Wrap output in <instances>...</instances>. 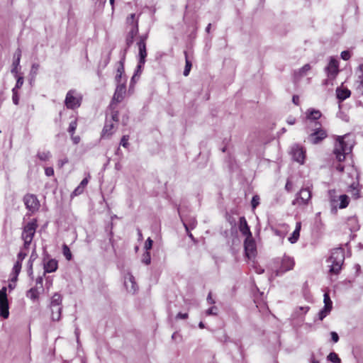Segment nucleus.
Listing matches in <instances>:
<instances>
[{
  "label": "nucleus",
  "mask_w": 363,
  "mask_h": 363,
  "mask_svg": "<svg viewBox=\"0 0 363 363\" xmlns=\"http://www.w3.org/2000/svg\"><path fill=\"white\" fill-rule=\"evenodd\" d=\"M123 79H126L125 76H123V74L117 73L116 76V80L118 84H121L123 82Z\"/></svg>",
  "instance_id": "nucleus-47"
},
{
  "label": "nucleus",
  "mask_w": 363,
  "mask_h": 363,
  "mask_svg": "<svg viewBox=\"0 0 363 363\" xmlns=\"http://www.w3.org/2000/svg\"><path fill=\"white\" fill-rule=\"evenodd\" d=\"M37 157L41 161H48L51 157V152L50 151H40L37 154Z\"/></svg>",
  "instance_id": "nucleus-30"
},
{
  "label": "nucleus",
  "mask_w": 363,
  "mask_h": 363,
  "mask_svg": "<svg viewBox=\"0 0 363 363\" xmlns=\"http://www.w3.org/2000/svg\"><path fill=\"white\" fill-rule=\"evenodd\" d=\"M295 264L294 258L284 255L281 261V269L284 272L291 270L294 268Z\"/></svg>",
  "instance_id": "nucleus-20"
},
{
  "label": "nucleus",
  "mask_w": 363,
  "mask_h": 363,
  "mask_svg": "<svg viewBox=\"0 0 363 363\" xmlns=\"http://www.w3.org/2000/svg\"><path fill=\"white\" fill-rule=\"evenodd\" d=\"M217 311H218L217 308L216 306H213V307L208 308L206 311V313L207 315H216Z\"/></svg>",
  "instance_id": "nucleus-42"
},
{
  "label": "nucleus",
  "mask_w": 363,
  "mask_h": 363,
  "mask_svg": "<svg viewBox=\"0 0 363 363\" xmlns=\"http://www.w3.org/2000/svg\"><path fill=\"white\" fill-rule=\"evenodd\" d=\"M311 198V191L308 188L301 189L296 194V199L292 201L294 206L308 205Z\"/></svg>",
  "instance_id": "nucleus-9"
},
{
  "label": "nucleus",
  "mask_w": 363,
  "mask_h": 363,
  "mask_svg": "<svg viewBox=\"0 0 363 363\" xmlns=\"http://www.w3.org/2000/svg\"><path fill=\"white\" fill-rule=\"evenodd\" d=\"M12 92H13V96H12L13 102L14 104L18 105V101H19V97L18 96L17 91H16V88H13L12 89Z\"/></svg>",
  "instance_id": "nucleus-39"
},
{
  "label": "nucleus",
  "mask_w": 363,
  "mask_h": 363,
  "mask_svg": "<svg viewBox=\"0 0 363 363\" xmlns=\"http://www.w3.org/2000/svg\"><path fill=\"white\" fill-rule=\"evenodd\" d=\"M177 318H180V319H186L188 318V314L187 313H179L177 315Z\"/></svg>",
  "instance_id": "nucleus-55"
},
{
  "label": "nucleus",
  "mask_w": 363,
  "mask_h": 363,
  "mask_svg": "<svg viewBox=\"0 0 363 363\" xmlns=\"http://www.w3.org/2000/svg\"><path fill=\"white\" fill-rule=\"evenodd\" d=\"M24 203L28 211L33 213L38 210L40 204L37 197L33 194H27L23 198Z\"/></svg>",
  "instance_id": "nucleus-12"
},
{
  "label": "nucleus",
  "mask_w": 363,
  "mask_h": 363,
  "mask_svg": "<svg viewBox=\"0 0 363 363\" xmlns=\"http://www.w3.org/2000/svg\"><path fill=\"white\" fill-rule=\"evenodd\" d=\"M118 121V113L111 109L110 118L107 117L102 130V137H110L116 130V123Z\"/></svg>",
  "instance_id": "nucleus-6"
},
{
  "label": "nucleus",
  "mask_w": 363,
  "mask_h": 363,
  "mask_svg": "<svg viewBox=\"0 0 363 363\" xmlns=\"http://www.w3.org/2000/svg\"><path fill=\"white\" fill-rule=\"evenodd\" d=\"M57 262L54 259H48V261H44V274L46 273H52L57 270Z\"/></svg>",
  "instance_id": "nucleus-19"
},
{
  "label": "nucleus",
  "mask_w": 363,
  "mask_h": 363,
  "mask_svg": "<svg viewBox=\"0 0 363 363\" xmlns=\"http://www.w3.org/2000/svg\"><path fill=\"white\" fill-rule=\"evenodd\" d=\"M291 154L295 161L300 164H303L304 162L306 152L303 147L298 145H294L291 147Z\"/></svg>",
  "instance_id": "nucleus-15"
},
{
  "label": "nucleus",
  "mask_w": 363,
  "mask_h": 363,
  "mask_svg": "<svg viewBox=\"0 0 363 363\" xmlns=\"http://www.w3.org/2000/svg\"><path fill=\"white\" fill-rule=\"evenodd\" d=\"M27 253L26 252H23V250H21L17 255V259L23 262V260L25 259Z\"/></svg>",
  "instance_id": "nucleus-46"
},
{
  "label": "nucleus",
  "mask_w": 363,
  "mask_h": 363,
  "mask_svg": "<svg viewBox=\"0 0 363 363\" xmlns=\"http://www.w3.org/2000/svg\"><path fill=\"white\" fill-rule=\"evenodd\" d=\"M207 301L208 303L210 304H213L215 303V301L212 298V296H211V293H209L208 296H207Z\"/></svg>",
  "instance_id": "nucleus-59"
},
{
  "label": "nucleus",
  "mask_w": 363,
  "mask_h": 363,
  "mask_svg": "<svg viewBox=\"0 0 363 363\" xmlns=\"http://www.w3.org/2000/svg\"><path fill=\"white\" fill-rule=\"evenodd\" d=\"M84 189L82 188L80 185H79L72 192V195L78 196L81 194L84 191Z\"/></svg>",
  "instance_id": "nucleus-45"
},
{
  "label": "nucleus",
  "mask_w": 363,
  "mask_h": 363,
  "mask_svg": "<svg viewBox=\"0 0 363 363\" xmlns=\"http://www.w3.org/2000/svg\"><path fill=\"white\" fill-rule=\"evenodd\" d=\"M349 137V135L337 137L333 153L339 162L345 160V156L352 151L353 143L348 140Z\"/></svg>",
  "instance_id": "nucleus-1"
},
{
  "label": "nucleus",
  "mask_w": 363,
  "mask_h": 363,
  "mask_svg": "<svg viewBox=\"0 0 363 363\" xmlns=\"http://www.w3.org/2000/svg\"><path fill=\"white\" fill-rule=\"evenodd\" d=\"M351 55L349 51L345 50L341 52V58L344 60H348Z\"/></svg>",
  "instance_id": "nucleus-44"
},
{
  "label": "nucleus",
  "mask_w": 363,
  "mask_h": 363,
  "mask_svg": "<svg viewBox=\"0 0 363 363\" xmlns=\"http://www.w3.org/2000/svg\"><path fill=\"white\" fill-rule=\"evenodd\" d=\"M27 297L30 298L32 300H35L39 296V293L35 288H31L30 290L27 291L26 294Z\"/></svg>",
  "instance_id": "nucleus-31"
},
{
  "label": "nucleus",
  "mask_w": 363,
  "mask_h": 363,
  "mask_svg": "<svg viewBox=\"0 0 363 363\" xmlns=\"http://www.w3.org/2000/svg\"><path fill=\"white\" fill-rule=\"evenodd\" d=\"M357 184H356L355 183H353L350 187L353 190V195L355 196V198H358L359 197V191L358 189H357Z\"/></svg>",
  "instance_id": "nucleus-49"
},
{
  "label": "nucleus",
  "mask_w": 363,
  "mask_h": 363,
  "mask_svg": "<svg viewBox=\"0 0 363 363\" xmlns=\"http://www.w3.org/2000/svg\"><path fill=\"white\" fill-rule=\"evenodd\" d=\"M40 66L38 64H33L30 69V74L35 76L38 73Z\"/></svg>",
  "instance_id": "nucleus-41"
},
{
  "label": "nucleus",
  "mask_w": 363,
  "mask_h": 363,
  "mask_svg": "<svg viewBox=\"0 0 363 363\" xmlns=\"http://www.w3.org/2000/svg\"><path fill=\"white\" fill-rule=\"evenodd\" d=\"M305 114L306 121L311 123L315 122V123H317L316 121L322 116V113L319 110L312 108L307 109Z\"/></svg>",
  "instance_id": "nucleus-18"
},
{
  "label": "nucleus",
  "mask_w": 363,
  "mask_h": 363,
  "mask_svg": "<svg viewBox=\"0 0 363 363\" xmlns=\"http://www.w3.org/2000/svg\"><path fill=\"white\" fill-rule=\"evenodd\" d=\"M72 140H73L74 143L77 144L79 142V136L72 137Z\"/></svg>",
  "instance_id": "nucleus-64"
},
{
  "label": "nucleus",
  "mask_w": 363,
  "mask_h": 363,
  "mask_svg": "<svg viewBox=\"0 0 363 363\" xmlns=\"http://www.w3.org/2000/svg\"><path fill=\"white\" fill-rule=\"evenodd\" d=\"M51 318L53 321H59L61 318L62 307H51Z\"/></svg>",
  "instance_id": "nucleus-27"
},
{
  "label": "nucleus",
  "mask_w": 363,
  "mask_h": 363,
  "mask_svg": "<svg viewBox=\"0 0 363 363\" xmlns=\"http://www.w3.org/2000/svg\"><path fill=\"white\" fill-rule=\"evenodd\" d=\"M126 81L127 79H123V82L121 84H117L111 104L110 105L111 108L113 110H114L115 108L114 104L121 102L124 99L126 92Z\"/></svg>",
  "instance_id": "nucleus-10"
},
{
  "label": "nucleus",
  "mask_w": 363,
  "mask_h": 363,
  "mask_svg": "<svg viewBox=\"0 0 363 363\" xmlns=\"http://www.w3.org/2000/svg\"><path fill=\"white\" fill-rule=\"evenodd\" d=\"M325 72L327 73L328 79L324 80L323 84L333 85L332 81L336 77L337 74L339 72V62L338 61L333 57L330 58L328 66L325 67Z\"/></svg>",
  "instance_id": "nucleus-7"
},
{
  "label": "nucleus",
  "mask_w": 363,
  "mask_h": 363,
  "mask_svg": "<svg viewBox=\"0 0 363 363\" xmlns=\"http://www.w3.org/2000/svg\"><path fill=\"white\" fill-rule=\"evenodd\" d=\"M142 262L145 264H150V262H151V257H150V252H146L143 256V259H142Z\"/></svg>",
  "instance_id": "nucleus-36"
},
{
  "label": "nucleus",
  "mask_w": 363,
  "mask_h": 363,
  "mask_svg": "<svg viewBox=\"0 0 363 363\" xmlns=\"http://www.w3.org/2000/svg\"><path fill=\"white\" fill-rule=\"evenodd\" d=\"M37 226L36 220H34L28 223L23 228L21 235V238L24 241L23 250H27L29 247L35 233Z\"/></svg>",
  "instance_id": "nucleus-5"
},
{
  "label": "nucleus",
  "mask_w": 363,
  "mask_h": 363,
  "mask_svg": "<svg viewBox=\"0 0 363 363\" xmlns=\"http://www.w3.org/2000/svg\"><path fill=\"white\" fill-rule=\"evenodd\" d=\"M77 120H74L72 121L70 123H69V128H68V132L72 135L74 132H75V130L77 128Z\"/></svg>",
  "instance_id": "nucleus-35"
},
{
  "label": "nucleus",
  "mask_w": 363,
  "mask_h": 363,
  "mask_svg": "<svg viewBox=\"0 0 363 363\" xmlns=\"http://www.w3.org/2000/svg\"><path fill=\"white\" fill-rule=\"evenodd\" d=\"M43 277H38L37 279H36V284H40L42 286L43 284Z\"/></svg>",
  "instance_id": "nucleus-62"
},
{
  "label": "nucleus",
  "mask_w": 363,
  "mask_h": 363,
  "mask_svg": "<svg viewBox=\"0 0 363 363\" xmlns=\"http://www.w3.org/2000/svg\"><path fill=\"white\" fill-rule=\"evenodd\" d=\"M359 82H360V87H359V88L361 89V90H362V92H363V70H362V75H360V76L359 77Z\"/></svg>",
  "instance_id": "nucleus-61"
},
{
  "label": "nucleus",
  "mask_w": 363,
  "mask_h": 363,
  "mask_svg": "<svg viewBox=\"0 0 363 363\" xmlns=\"http://www.w3.org/2000/svg\"><path fill=\"white\" fill-rule=\"evenodd\" d=\"M45 174L48 177H51L54 174V169L52 167H46L45 169Z\"/></svg>",
  "instance_id": "nucleus-52"
},
{
  "label": "nucleus",
  "mask_w": 363,
  "mask_h": 363,
  "mask_svg": "<svg viewBox=\"0 0 363 363\" xmlns=\"http://www.w3.org/2000/svg\"><path fill=\"white\" fill-rule=\"evenodd\" d=\"M246 256L250 259L254 257L256 252V244L252 236L247 237L244 243Z\"/></svg>",
  "instance_id": "nucleus-13"
},
{
  "label": "nucleus",
  "mask_w": 363,
  "mask_h": 363,
  "mask_svg": "<svg viewBox=\"0 0 363 363\" xmlns=\"http://www.w3.org/2000/svg\"><path fill=\"white\" fill-rule=\"evenodd\" d=\"M148 38L147 34L142 35L138 37V41H137V47L138 49V65L137 66V69L135 71V73L132 77V81L134 80L135 77L138 74H140L142 72V69L143 65H145L146 62V57L147 55V48H146V40Z\"/></svg>",
  "instance_id": "nucleus-3"
},
{
  "label": "nucleus",
  "mask_w": 363,
  "mask_h": 363,
  "mask_svg": "<svg viewBox=\"0 0 363 363\" xmlns=\"http://www.w3.org/2000/svg\"><path fill=\"white\" fill-rule=\"evenodd\" d=\"M311 69V66L310 64H306L300 69L294 71V77L296 79H300L301 78L307 75L308 72Z\"/></svg>",
  "instance_id": "nucleus-22"
},
{
  "label": "nucleus",
  "mask_w": 363,
  "mask_h": 363,
  "mask_svg": "<svg viewBox=\"0 0 363 363\" xmlns=\"http://www.w3.org/2000/svg\"><path fill=\"white\" fill-rule=\"evenodd\" d=\"M351 91L343 85L337 87L336 89V95L339 100L343 101L350 96Z\"/></svg>",
  "instance_id": "nucleus-21"
},
{
  "label": "nucleus",
  "mask_w": 363,
  "mask_h": 363,
  "mask_svg": "<svg viewBox=\"0 0 363 363\" xmlns=\"http://www.w3.org/2000/svg\"><path fill=\"white\" fill-rule=\"evenodd\" d=\"M330 335H331V338H332V340L334 342H338L339 340V336L337 335V333L335 332H331L330 333Z\"/></svg>",
  "instance_id": "nucleus-53"
},
{
  "label": "nucleus",
  "mask_w": 363,
  "mask_h": 363,
  "mask_svg": "<svg viewBox=\"0 0 363 363\" xmlns=\"http://www.w3.org/2000/svg\"><path fill=\"white\" fill-rule=\"evenodd\" d=\"M324 307L319 312V318L320 320H323L325 317L328 315V314L330 312L332 309V301L330 300V296L328 293H325L324 294Z\"/></svg>",
  "instance_id": "nucleus-16"
},
{
  "label": "nucleus",
  "mask_w": 363,
  "mask_h": 363,
  "mask_svg": "<svg viewBox=\"0 0 363 363\" xmlns=\"http://www.w3.org/2000/svg\"><path fill=\"white\" fill-rule=\"evenodd\" d=\"M20 63L16 64V61L14 60L13 62V68L11 69V72L13 74H17L18 73V67L19 66Z\"/></svg>",
  "instance_id": "nucleus-54"
},
{
  "label": "nucleus",
  "mask_w": 363,
  "mask_h": 363,
  "mask_svg": "<svg viewBox=\"0 0 363 363\" xmlns=\"http://www.w3.org/2000/svg\"><path fill=\"white\" fill-rule=\"evenodd\" d=\"M292 101L295 105L299 104V97L296 95L293 96Z\"/></svg>",
  "instance_id": "nucleus-58"
},
{
  "label": "nucleus",
  "mask_w": 363,
  "mask_h": 363,
  "mask_svg": "<svg viewBox=\"0 0 363 363\" xmlns=\"http://www.w3.org/2000/svg\"><path fill=\"white\" fill-rule=\"evenodd\" d=\"M6 290L5 286L0 290V315L4 318H7L9 315Z\"/></svg>",
  "instance_id": "nucleus-11"
},
{
  "label": "nucleus",
  "mask_w": 363,
  "mask_h": 363,
  "mask_svg": "<svg viewBox=\"0 0 363 363\" xmlns=\"http://www.w3.org/2000/svg\"><path fill=\"white\" fill-rule=\"evenodd\" d=\"M23 84V78L22 77H18L17 79L16 86L14 87V88H16V91L17 90V89H20L22 86Z\"/></svg>",
  "instance_id": "nucleus-48"
},
{
  "label": "nucleus",
  "mask_w": 363,
  "mask_h": 363,
  "mask_svg": "<svg viewBox=\"0 0 363 363\" xmlns=\"http://www.w3.org/2000/svg\"><path fill=\"white\" fill-rule=\"evenodd\" d=\"M344 260L345 254L342 248L338 247L333 250L328 259L330 272L335 274H338L341 270Z\"/></svg>",
  "instance_id": "nucleus-2"
},
{
  "label": "nucleus",
  "mask_w": 363,
  "mask_h": 363,
  "mask_svg": "<svg viewBox=\"0 0 363 363\" xmlns=\"http://www.w3.org/2000/svg\"><path fill=\"white\" fill-rule=\"evenodd\" d=\"M338 201H340V204L338 206L340 208H346L349 204V197L345 194L340 196L338 199L335 196L333 197L331 196L330 202L334 208H337Z\"/></svg>",
  "instance_id": "nucleus-17"
},
{
  "label": "nucleus",
  "mask_w": 363,
  "mask_h": 363,
  "mask_svg": "<svg viewBox=\"0 0 363 363\" xmlns=\"http://www.w3.org/2000/svg\"><path fill=\"white\" fill-rule=\"evenodd\" d=\"M9 281H10V283L8 285V288L9 289L10 291H12L16 287V282H12L11 281V279H9Z\"/></svg>",
  "instance_id": "nucleus-60"
},
{
  "label": "nucleus",
  "mask_w": 363,
  "mask_h": 363,
  "mask_svg": "<svg viewBox=\"0 0 363 363\" xmlns=\"http://www.w3.org/2000/svg\"><path fill=\"white\" fill-rule=\"evenodd\" d=\"M124 285L128 292L135 294L138 290V286L134 277L129 272L124 276Z\"/></svg>",
  "instance_id": "nucleus-14"
},
{
  "label": "nucleus",
  "mask_w": 363,
  "mask_h": 363,
  "mask_svg": "<svg viewBox=\"0 0 363 363\" xmlns=\"http://www.w3.org/2000/svg\"><path fill=\"white\" fill-rule=\"evenodd\" d=\"M128 140H129L128 135H123L121 140L120 145L124 147H128V146L129 145Z\"/></svg>",
  "instance_id": "nucleus-38"
},
{
  "label": "nucleus",
  "mask_w": 363,
  "mask_h": 363,
  "mask_svg": "<svg viewBox=\"0 0 363 363\" xmlns=\"http://www.w3.org/2000/svg\"><path fill=\"white\" fill-rule=\"evenodd\" d=\"M124 60H125V57H123L121 62H120V65L119 67H118L117 69V73H121V74H123L124 72Z\"/></svg>",
  "instance_id": "nucleus-43"
},
{
  "label": "nucleus",
  "mask_w": 363,
  "mask_h": 363,
  "mask_svg": "<svg viewBox=\"0 0 363 363\" xmlns=\"http://www.w3.org/2000/svg\"><path fill=\"white\" fill-rule=\"evenodd\" d=\"M328 359L333 363H341V359L335 352H330L328 356Z\"/></svg>",
  "instance_id": "nucleus-33"
},
{
  "label": "nucleus",
  "mask_w": 363,
  "mask_h": 363,
  "mask_svg": "<svg viewBox=\"0 0 363 363\" xmlns=\"http://www.w3.org/2000/svg\"><path fill=\"white\" fill-rule=\"evenodd\" d=\"M185 58H186V65L184 70V75L187 77L189 74L191 68V62L189 60L187 57V53L185 52Z\"/></svg>",
  "instance_id": "nucleus-32"
},
{
  "label": "nucleus",
  "mask_w": 363,
  "mask_h": 363,
  "mask_svg": "<svg viewBox=\"0 0 363 363\" xmlns=\"http://www.w3.org/2000/svg\"><path fill=\"white\" fill-rule=\"evenodd\" d=\"M301 228V223L297 222L296 224L295 230H294V232L292 233L291 236L289 238V241L291 243L294 244L298 241L299 236H300Z\"/></svg>",
  "instance_id": "nucleus-24"
},
{
  "label": "nucleus",
  "mask_w": 363,
  "mask_h": 363,
  "mask_svg": "<svg viewBox=\"0 0 363 363\" xmlns=\"http://www.w3.org/2000/svg\"><path fill=\"white\" fill-rule=\"evenodd\" d=\"M126 24L130 28H134L136 26V28H138V16H136L135 13H131L126 18Z\"/></svg>",
  "instance_id": "nucleus-26"
},
{
  "label": "nucleus",
  "mask_w": 363,
  "mask_h": 363,
  "mask_svg": "<svg viewBox=\"0 0 363 363\" xmlns=\"http://www.w3.org/2000/svg\"><path fill=\"white\" fill-rule=\"evenodd\" d=\"M21 57V51L20 49H18V50L16 52L14 55L15 60L16 61V64L20 63V60Z\"/></svg>",
  "instance_id": "nucleus-51"
},
{
  "label": "nucleus",
  "mask_w": 363,
  "mask_h": 363,
  "mask_svg": "<svg viewBox=\"0 0 363 363\" xmlns=\"http://www.w3.org/2000/svg\"><path fill=\"white\" fill-rule=\"evenodd\" d=\"M153 241L150 238H148L145 243V249L146 252H148L152 247Z\"/></svg>",
  "instance_id": "nucleus-40"
},
{
  "label": "nucleus",
  "mask_w": 363,
  "mask_h": 363,
  "mask_svg": "<svg viewBox=\"0 0 363 363\" xmlns=\"http://www.w3.org/2000/svg\"><path fill=\"white\" fill-rule=\"evenodd\" d=\"M89 182V180L87 178H84L79 184V185L82 187V188H85L86 186L87 185Z\"/></svg>",
  "instance_id": "nucleus-57"
},
{
  "label": "nucleus",
  "mask_w": 363,
  "mask_h": 363,
  "mask_svg": "<svg viewBox=\"0 0 363 363\" xmlns=\"http://www.w3.org/2000/svg\"><path fill=\"white\" fill-rule=\"evenodd\" d=\"M67 163H68V159L67 157H65L64 159L59 160L57 161V165L60 168H62Z\"/></svg>",
  "instance_id": "nucleus-50"
},
{
  "label": "nucleus",
  "mask_w": 363,
  "mask_h": 363,
  "mask_svg": "<svg viewBox=\"0 0 363 363\" xmlns=\"http://www.w3.org/2000/svg\"><path fill=\"white\" fill-rule=\"evenodd\" d=\"M287 123L289 125H294L296 123V118L290 116L287 118Z\"/></svg>",
  "instance_id": "nucleus-56"
},
{
  "label": "nucleus",
  "mask_w": 363,
  "mask_h": 363,
  "mask_svg": "<svg viewBox=\"0 0 363 363\" xmlns=\"http://www.w3.org/2000/svg\"><path fill=\"white\" fill-rule=\"evenodd\" d=\"M138 28H136V26H135L134 28H130L129 29V31L128 33L127 37H126V44L128 47H130L134 40V38L138 35Z\"/></svg>",
  "instance_id": "nucleus-25"
},
{
  "label": "nucleus",
  "mask_w": 363,
  "mask_h": 363,
  "mask_svg": "<svg viewBox=\"0 0 363 363\" xmlns=\"http://www.w3.org/2000/svg\"><path fill=\"white\" fill-rule=\"evenodd\" d=\"M82 96L74 89L69 90L66 95L65 104L69 109H75L80 106Z\"/></svg>",
  "instance_id": "nucleus-8"
},
{
  "label": "nucleus",
  "mask_w": 363,
  "mask_h": 363,
  "mask_svg": "<svg viewBox=\"0 0 363 363\" xmlns=\"http://www.w3.org/2000/svg\"><path fill=\"white\" fill-rule=\"evenodd\" d=\"M240 231L242 233L243 235L247 237L252 236V233L250 232V228L247 225L246 219L244 217H241L240 218Z\"/></svg>",
  "instance_id": "nucleus-23"
},
{
  "label": "nucleus",
  "mask_w": 363,
  "mask_h": 363,
  "mask_svg": "<svg viewBox=\"0 0 363 363\" xmlns=\"http://www.w3.org/2000/svg\"><path fill=\"white\" fill-rule=\"evenodd\" d=\"M327 136L326 130L321 127L320 122H317L315 123L314 128L311 129V132L308 133L307 140L310 143L317 145L320 143Z\"/></svg>",
  "instance_id": "nucleus-4"
},
{
  "label": "nucleus",
  "mask_w": 363,
  "mask_h": 363,
  "mask_svg": "<svg viewBox=\"0 0 363 363\" xmlns=\"http://www.w3.org/2000/svg\"><path fill=\"white\" fill-rule=\"evenodd\" d=\"M259 196L255 195L252 197L251 205L253 209H255L259 204Z\"/></svg>",
  "instance_id": "nucleus-37"
},
{
  "label": "nucleus",
  "mask_w": 363,
  "mask_h": 363,
  "mask_svg": "<svg viewBox=\"0 0 363 363\" xmlns=\"http://www.w3.org/2000/svg\"><path fill=\"white\" fill-rule=\"evenodd\" d=\"M128 116H123V119H122V123L123 125H126L127 123H128Z\"/></svg>",
  "instance_id": "nucleus-63"
},
{
  "label": "nucleus",
  "mask_w": 363,
  "mask_h": 363,
  "mask_svg": "<svg viewBox=\"0 0 363 363\" xmlns=\"http://www.w3.org/2000/svg\"><path fill=\"white\" fill-rule=\"evenodd\" d=\"M63 255L67 260L72 259V253L67 245H64L62 247Z\"/></svg>",
  "instance_id": "nucleus-34"
},
{
  "label": "nucleus",
  "mask_w": 363,
  "mask_h": 363,
  "mask_svg": "<svg viewBox=\"0 0 363 363\" xmlns=\"http://www.w3.org/2000/svg\"><path fill=\"white\" fill-rule=\"evenodd\" d=\"M62 301L61 295L55 293L51 298L50 307H62Z\"/></svg>",
  "instance_id": "nucleus-28"
},
{
  "label": "nucleus",
  "mask_w": 363,
  "mask_h": 363,
  "mask_svg": "<svg viewBox=\"0 0 363 363\" xmlns=\"http://www.w3.org/2000/svg\"><path fill=\"white\" fill-rule=\"evenodd\" d=\"M21 268L19 267H16L13 265L12 272H11L10 277H11V281L12 282H16L18 280V276L21 272Z\"/></svg>",
  "instance_id": "nucleus-29"
}]
</instances>
